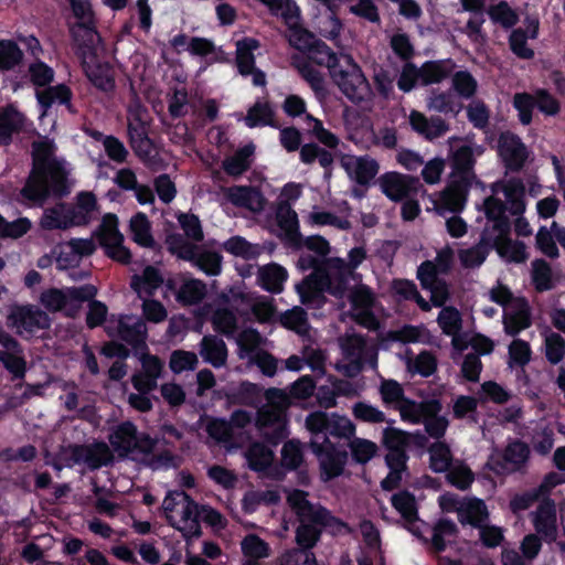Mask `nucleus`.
Returning <instances> with one entry per match:
<instances>
[{
	"mask_svg": "<svg viewBox=\"0 0 565 565\" xmlns=\"http://www.w3.org/2000/svg\"><path fill=\"white\" fill-rule=\"evenodd\" d=\"M55 147L49 139L33 142V169L21 193L23 198L42 203L50 193L62 194L66 190V173L54 157Z\"/></svg>",
	"mask_w": 565,
	"mask_h": 565,
	"instance_id": "f257e3e1",
	"label": "nucleus"
},
{
	"mask_svg": "<svg viewBox=\"0 0 565 565\" xmlns=\"http://www.w3.org/2000/svg\"><path fill=\"white\" fill-rule=\"evenodd\" d=\"M349 279V269L332 273L317 269L297 285L300 301L307 307L320 309L327 302L326 294L342 299L347 295Z\"/></svg>",
	"mask_w": 565,
	"mask_h": 565,
	"instance_id": "f03ea898",
	"label": "nucleus"
},
{
	"mask_svg": "<svg viewBox=\"0 0 565 565\" xmlns=\"http://www.w3.org/2000/svg\"><path fill=\"white\" fill-rule=\"evenodd\" d=\"M168 523L185 540L201 535L198 504L183 491H170L162 501Z\"/></svg>",
	"mask_w": 565,
	"mask_h": 565,
	"instance_id": "7ed1b4c3",
	"label": "nucleus"
},
{
	"mask_svg": "<svg viewBox=\"0 0 565 565\" xmlns=\"http://www.w3.org/2000/svg\"><path fill=\"white\" fill-rule=\"evenodd\" d=\"M307 447L318 461L320 479L323 482H329L344 475L349 461L345 443L333 441L328 438L319 440L318 437L310 439Z\"/></svg>",
	"mask_w": 565,
	"mask_h": 565,
	"instance_id": "20e7f679",
	"label": "nucleus"
},
{
	"mask_svg": "<svg viewBox=\"0 0 565 565\" xmlns=\"http://www.w3.org/2000/svg\"><path fill=\"white\" fill-rule=\"evenodd\" d=\"M330 77L341 93L353 104L364 102L371 93L367 78L350 54H342V61L331 71Z\"/></svg>",
	"mask_w": 565,
	"mask_h": 565,
	"instance_id": "39448f33",
	"label": "nucleus"
},
{
	"mask_svg": "<svg viewBox=\"0 0 565 565\" xmlns=\"http://www.w3.org/2000/svg\"><path fill=\"white\" fill-rule=\"evenodd\" d=\"M96 292L92 285L49 288L41 294L40 302L50 312H63L67 317H75L83 303L94 298Z\"/></svg>",
	"mask_w": 565,
	"mask_h": 565,
	"instance_id": "423d86ee",
	"label": "nucleus"
},
{
	"mask_svg": "<svg viewBox=\"0 0 565 565\" xmlns=\"http://www.w3.org/2000/svg\"><path fill=\"white\" fill-rule=\"evenodd\" d=\"M310 439L334 438L349 440L355 435V425L345 416L338 413L316 411L308 414L305 422Z\"/></svg>",
	"mask_w": 565,
	"mask_h": 565,
	"instance_id": "0eeeda50",
	"label": "nucleus"
},
{
	"mask_svg": "<svg viewBox=\"0 0 565 565\" xmlns=\"http://www.w3.org/2000/svg\"><path fill=\"white\" fill-rule=\"evenodd\" d=\"M285 246L295 250L306 247L308 250L316 253L320 258H328L330 253L329 242L320 235L303 237L299 231L297 213L285 201Z\"/></svg>",
	"mask_w": 565,
	"mask_h": 565,
	"instance_id": "6e6552de",
	"label": "nucleus"
},
{
	"mask_svg": "<svg viewBox=\"0 0 565 565\" xmlns=\"http://www.w3.org/2000/svg\"><path fill=\"white\" fill-rule=\"evenodd\" d=\"M375 183L381 192L392 202L398 203L411 196H416L422 189L418 178L399 173L397 171H387L381 174Z\"/></svg>",
	"mask_w": 565,
	"mask_h": 565,
	"instance_id": "1a4fd4ad",
	"label": "nucleus"
},
{
	"mask_svg": "<svg viewBox=\"0 0 565 565\" xmlns=\"http://www.w3.org/2000/svg\"><path fill=\"white\" fill-rule=\"evenodd\" d=\"M109 441L120 456L147 454L153 447L152 439L146 435L137 434L135 425L130 422L119 425L109 436Z\"/></svg>",
	"mask_w": 565,
	"mask_h": 565,
	"instance_id": "9d476101",
	"label": "nucleus"
},
{
	"mask_svg": "<svg viewBox=\"0 0 565 565\" xmlns=\"http://www.w3.org/2000/svg\"><path fill=\"white\" fill-rule=\"evenodd\" d=\"M463 139L461 137L457 136L450 137L448 140L450 146L449 158L452 168V177L466 178L473 181L476 179V157H479L484 152V147L482 145L455 146L456 142H460Z\"/></svg>",
	"mask_w": 565,
	"mask_h": 565,
	"instance_id": "9b49d317",
	"label": "nucleus"
},
{
	"mask_svg": "<svg viewBox=\"0 0 565 565\" xmlns=\"http://www.w3.org/2000/svg\"><path fill=\"white\" fill-rule=\"evenodd\" d=\"M497 152L502 164L510 172H520L529 159V150L514 132L502 131L498 138Z\"/></svg>",
	"mask_w": 565,
	"mask_h": 565,
	"instance_id": "f8f14e48",
	"label": "nucleus"
},
{
	"mask_svg": "<svg viewBox=\"0 0 565 565\" xmlns=\"http://www.w3.org/2000/svg\"><path fill=\"white\" fill-rule=\"evenodd\" d=\"M97 235L107 256L122 264L129 263L131 255L124 246V235L118 230V218L115 214L104 216Z\"/></svg>",
	"mask_w": 565,
	"mask_h": 565,
	"instance_id": "ddd939ff",
	"label": "nucleus"
},
{
	"mask_svg": "<svg viewBox=\"0 0 565 565\" xmlns=\"http://www.w3.org/2000/svg\"><path fill=\"white\" fill-rule=\"evenodd\" d=\"M106 331L132 345L143 344L147 338L146 323L134 315L111 317L106 323Z\"/></svg>",
	"mask_w": 565,
	"mask_h": 565,
	"instance_id": "4468645a",
	"label": "nucleus"
},
{
	"mask_svg": "<svg viewBox=\"0 0 565 565\" xmlns=\"http://www.w3.org/2000/svg\"><path fill=\"white\" fill-rule=\"evenodd\" d=\"M286 503L301 524L319 525L326 507L311 502L309 493L301 489L287 490L285 488Z\"/></svg>",
	"mask_w": 565,
	"mask_h": 565,
	"instance_id": "2eb2a0df",
	"label": "nucleus"
},
{
	"mask_svg": "<svg viewBox=\"0 0 565 565\" xmlns=\"http://www.w3.org/2000/svg\"><path fill=\"white\" fill-rule=\"evenodd\" d=\"M340 162L348 177L363 188H370L380 171V163L369 154H344Z\"/></svg>",
	"mask_w": 565,
	"mask_h": 565,
	"instance_id": "dca6fc26",
	"label": "nucleus"
},
{
	"mask_svg": "<svg viewBox=\"0 0 565 565\" xmlns=\"http://www.w3.org/2000/svg\"><path fill=\"white\" fill-rule=\"evenodd\" d=\"M9 324L21 335L31 334L40 329L47 328L50 326V318L40 309L17 307L9 316Z\"/></svg>",
	"mask_w": 565,
	"mask_h": 565,
	"instance_id": "f3484780",
	"label": "nucleus"
},
{
	"mask_svg": "<svg viewBox=\"0 0 565 565\" xmlns=\"http://www.w3.org/2000/svg\"><path fill=\"white\" fill-rule=\"evenodd\" d=\"M266 403L259 408L256 425L268 435V429L280 430L282 415V391L269 388L265 393Z\"/></svg>",
	"mask_w": 565,
	"mask_h": 565,
	"instance_id": "a211bd4d",
	"label": "nucleus"
},
{
	"mask_svg": "<svg viewBox=\"0 0 565 565\" xmlns=\"http://www.w3.org/2000/svg\"><path fill=\"white\" fill-rule=\"evenodd\" d=\"M169 247L178 257L195 260L199 267L209 275H217L221 271V256L216 253L199 254L196 246L193 244H179L174 238H170Z\"/></svg>",
	"mask_w": 565,
	"mask_h": 565,
	"instance_id": "6ab92c4d",
	"label": "nucleus"
},
{
	"mask_svg": "<svg viewBox=\"0 0 565 565\" xmlns=\"http://www.w3.org/2000/svg\"><path fill=\"white\" fill-rule=\"evenodd\" d=\"M68 451L73 463L85 465L92 469L107 465L113 458L110 449L104 443L73 446Z\"/></svg>",
	"mask_w": 565,
	"mask_h": 565,
	"instance_id": "aec40b11",
	"label": "nucleus"
},
{
	"mask_svg": "<svg viewBox=\"0 0 565 565\" xmlns=\"http://www.w3.org/2000/svg\"><path fill=\"white\" fill-rule=\"evenodd\" d=\"M140 363L141 369L132 375L131 382L137 392L149 393L157 387L163 363L157 356L149 354H142Z\"/></svg>",
	"mask_w": 565,
	"mask_h": 565,
	"instance_id": "412c9836",
	"label": "nucleus"
},
{
	"mask_svg": "<svg viewBox=\"0 0 565 565\" xmlns=\"http://www.w3.org/2000/svg\"><path fill=\"white\" fill-rule=\"evenodd\" d=\"M472 182L466 178L452 177L440 194L439 207L451 213H459L466 204Z\"/></svg>",
	"mask_w": 565,
	"mask_h": 565,
	"instance_id": "4be33fe9",
	"label": "nucleus"
},
{
	"mask_svg": "<svg viewBox=\"0 0 565 565\" xmlns=\"http://www.w3.org/2000/svg\"><path fill=\"white\" fill-rule=\"evenodd\" d=\"M533 525L539 534L555 540L557 533L556 504L550 497L543 498L533 513Z\"/></svg>",
	"mask_w": 565,
	"mask_h": 565,
	"instance_id": "5701e85b",
	"label": "nucleus"
},
{
	"mask_svg": "<svg viewBox=\"0 0 565 565\" xmlns=\"http://www.w3.org/2000/svg\"><path fill=\"white\" fill-rule=\"evenodd\" d=\"M291 65L297 70L301 78L310 86L315 96L319 100H323L328 97L329 90L327 88L323 74L318 71L308 58L305 56L292 55Z\"/></svg>",
	"mask_w": 565,
	"mask_h": 565,
	"instance_id": "b1692460",
	"label": "nucleus"
},
{
	"mask_svg": "<svg viewBox=\"0 0 565 565\" xmlns=\"http://www.w3.org/2000/svg\"><path fill=\"white\" fill-rule=\"evenodd\" d=\"M532 324L531 308L525 298H518L515 307L503 315L504 332L510 337H516L521 331Z\"/></svg>",
	"mask_w": 565,
	"mask_h": 565,
	"instance_id": "393cba45",
	"label": "nucleus"
},
{
	"mask_svg": "<svg viewBox=\"0 0 565 565\" xmlns=\"http://www.w3.org/2000/svg\"><path fill=\"white\" fill-rule=\"evenodd\" d=\"M484 215L488 221L492 222V226L489 228L492 235L497 234H510L511 222L507 216L505 212L508 205L495 195H490L483 201Z\"/></svg>",
	"mask_w": 565,
	"mask_h": 565,
	"instance_id": "a878e982",
	"label": "nucleus"
},
{
	"mask_svg": "<svg viewBox=\"0 0 565 565\" xmlns=\"http://www.w3.org/2000/svg\"><path fill=\"white\" fill-rule=\"evenodd\" d=\"M491 239H493V235L489 231V227H486L478 244L459 252L461 265L465 268H476L481 266L486 262L490 249L493 248Z\"/></svg>",
	"mask_w": 565,
	"mask_h": 565,
	"instance_id": "bb28decb",
	"label": "nucleus"
},
{
	"mask_svg": "<svg viewBox=\"0 0 565 565\" xmlns=\"http://www.w3.org/2000/svg\"><path fill=\"white\" fill-rule=\"evenodd\" d=\"M488 520L489 511L482 499L475 497L462 500L458 515V521L461 525H471L472 527L478 529Z\"/></svg>",
	"mask_w": 565,
	"mask_h": 565,
	"instance_id": "cd10ccee",
	"label": "nucleus"
},
{
	"mask_svg": "<svg viewBox=\"0 0 565 565\" xmlns=\"http://www.w3.org/2000/svg\"><path fill=\"white\" fill-rule=\"evenodd\" d=\"M455 67L451 58L426 61L419 67L420 83L424 86L439 84L452 74Z\"/></svg>",
	"mask_w": 565,
	"mask_h": 565,
	"instance_id": "c85d7f7f",
	"label": "nucleus"
},
{
	"mask_svg": "<svg viewBox=\"0 0 565 565\" xmlns=\"http://www.w3.org/2000/svg\"><path fill=\"white\" fill-rule=\"evenodd\" d=\"M86 76L100 90L110 92L115 86L114 76L107 64L100 63L94 56L84 60Z\"/></svg>",
	"mask_w": 565,
	"mask_h": 565,
	"instance_id": "c756f323",
	"label": "nucleus"
},
{
	"mask_svg": "<svg viewBox=\"0 0 565 565\" xmlns=\"http://www.w3.org/2000/svg\"><path fill=\"white\" fill-rule=\"evenodd\" d=\"M39 224L45 231L67 230L74 226L70 206L60 203L45 209Z\"/></svg>",
	"mask_w": 565,
	"mask_h": 565,
	"instance_id": "7c9ffc66",
	"label": "nucleus"
},
{
	"mask_svg": "<svg viewBox=\"0 0 565 565\" xmlns=\"http://www.w3.org/2000/svg\"><path fill=\"white\" fill-rule=\"evenodd\" d=\"M200 354L206 363L214 367H222L226 364L227 348L222 339L205 335L200 343Z\"/></svg>",
	"mask_w": 565,
	"mask_h": 565,
	"instance_id": "2f4dec72",
	"label": "nucleus"
},
{
	"mask_svg": "<svg viewBox=\"0 0 565 565\" xmlns=\"http://www.w3.org/2000/svg\"><path fill=\"white\" fill-rule=\"evenodd\" d=\"M510 234L493 235L491 243L493 248L501 257H507L510 262L523 263L527 258L525 244L521 241H512Z\"/></svg>",
	"mask_w": 565,
	"mask_h": 565,
	"instance_id": "473e14b6",
	"label": "nucleus"
},
{
	"mask_svg": "<svg viewBox=\"0 0 565 565\" xmlns=\"http://www.w3.org/2000/svg\"><path fill=\"white\" fill-rule=\"evenodd\" d=\"M297 266L300 270L306 271L311 269V273H316L317 269L323 271H339L348 269L347 262L340 257L320 258L309 253H302L298 260Z\"/></svg>",
	"mask_w": 565,
	"mask_h": 565,
	"instance_id": "72a5a7b5",
	"label": "nucleus"
},
{
	"mask_svg": "<svg viewBox=\"0 0 565 565\" xmlns=\"http://www.w3.org/2000/svg\"><path fill=\"white\" fill-rule=\"evenodd\" d=\"M163 277L160 271L148 266L141 275H135L131 279V288L137 292L139 298L151 297L156 290L162 285Z\"/></svg>",
	"mask_w": 565,
	"mask_h": 565,
	"instance_id": "f704fd0d",
	"label": "nucleus"
},
{
	"mask_svg": "<svg viewBox=\"0 0 565 565\" xmlns=\"http://www.w3.org/2000/svg\"><path fill=\"white\" fill-rule=\"evenodd\" d=\"M254 152L255 147L252 143L239 148L223 160L222 167L224 171L234 178L242 175L250 168Z\"/></svg>",
	"mask_w": 565,
	"mask_h": 565,
	"instance_id": "c9c22d12",
	"label": "nucleus"
},
{
	"mask_svg": "<svg viewBox=\"0 0 565 565\" xmlns=\"http://www.w3.org/2000/svg\"><path fill=\"white\" fill-rule=\"evenodd\" d=\"M25 125V117L13 106L0 109V143L8 145L12 134L21 130Z\"/></svg>",
	"mask_w": 565,
	"mask_h": 565,
	"instance_id": "e433bc0d",
	"label": "nucleus"
},
{
	"mask_svg": "<svg viewBox=\"0 0 565 565\" xmlns=\"http://www.w3.org/2000/svg\"><path fill=\"white\" fill-rule=\"evenodd\" d=\"M342 52H334L322 40H319L316 42V45L311 46V52L303 56L308 58L311 64L327 67L330 75L331 71L342 61Z\"/></svg>",
	"mask_w": 565,
	"mask_h": 565,
	"instance_id": "4c0bfd02",
	"label": "nucleus"
},
{
	"mask_svg": "<svg viewBox=\"0 0 565 565\" xmlns=\"http://www.w3.org/2000/svg\"><path fill=\"white\" fill-rule=\"evenodd\" d=\"M97 210L96 198L92 192H82L77 195L76 203L70 206L74 226L84 225L90 222Z\"/></svg>",
	"mask_w": 565,
	"mask_h": 565,
	"instance_id": "58836bf2",
	"label": "nucleus"
},
{
	"mask_svg": "<svg viewBox=\"0 0 565 565\" xmlns=\"http://www.w3.org/2000/svg\"><path fill=\"white\" fill-rule=\"evenodd\" d=\"M287 28L288 34L285 33V39H287L290 46L300 52L299 55H307L310 53L311 46L316 45V42L320 40L301 23H296Z\"/></svg>",
	"mask_w": 565,
	"mask_h": 565,
	"instance_id": "ea45409f",
	"label": "nucleus"
},
{
	"mask_svg": "<svg viewBox=\"0 0 565 565\" xmlns=\"http://www.w3.org/2000/svg\"><path fill=\"white\" fill-rule=\"evenodd\" d=\"M391 504L406 523L414 524L419 520L416 498L411 491L402 490L394 493L391 498Z\"/></svg>",
	"mask_w": 565,
	"mask_h": 565,
	"instance_id": "a19ab883",
	"label": "nucleus"
},
{
	"mask_svg": "<svg viewBox=\"0 0 565 565\" xmlns=\"http://www.w3.org/2000/svg\"><path fill=\"white\" fill-rule=\"evenodd\" d=\"M502 192L509 204V211L512 215H522L525 211V186L521 179L512 178L502 186Z\"/></svg>",
	"mask_w": 565,
	"mask_h": 565,
	"instance_id": "79ce46f5",
	"label": "nucleus"
},
{
	"mask_svg": "<svg viewBox=\"0 0 565 565\" xmlns=\"http://www.w3.org/2000/svg\"><path fill=\"white\" fill-rule=\"evenodd\" d=\"M347 450L350 449L351 460L358 465H366L372 460L379 450L377 445L369 439L355 437V435L345 444Z\"/></svg>",
	"mask_w": 565,
	"mask_h": 565,
	"instance_id": "37998d69",
	"label": "nucleus"
},
{
	"mask_svg": "<svg viewBox=\"0 0 565 565\" xmlns=\"http://www.w3.org/2000/svg\"><path fill=\"white\" fill-rule=\"evenodd\" d=\"M259 47V42L254 38H245L236 42V63L239 74L247 76L250 67L255 66L254 52Z\"/></svg>",
	"mask_w": 565,
	"mask_h": 565,
	"instance_id": "c03bdc74",
	"label": "nucleus"
},
{
	"mask_svg": "<svg viewBox=\"0 0 565 565\" xmlns=\"http://www.w3.org/2000/svg\"><path fill=\"white\" fill-rule=\"evenodd\" d=\"M227 199L237 206L247 207L249 210H258L262 207L260 194L249 186H232L225 190Z\"/></svg>",
	"mask_w": 565,
	"mask_h": 565,
	"instance_id": "a18cd8bd",
	"label": "nucleus"
},
{
	"mask_svg": "<svg viewBox=\"0 0 565 565\" xmlns=\"http://www.w3.org/2000/svg\"><path fill=\"white\" fill-rule=\"evenodd\" d=\"M428 108L446 116L450 115L455 118L461 111L463 105L457 102L450 92H438L429 96Z\"/></svg>",
	"mask_w": 565,
	"mask_h": 565,
	"instance_id": "49530a36",
	"label": "nucleus"
},
{
	"mask_svg": "<svg viewBox=\"0 0 565 565\" xmlns=\"http://www.w3.org/2000/svg\"><path fill=\"white\" fill-rule=\"evenodd\" d=\"M429 468L436 473L449 470L452 463L450 447L444 441H435L429 448Z\"/></svg>",
	"mask_w": 565,
	"mask_h": 565,
	"instance_id": "de8ad7c7",
	"label": "nucleus"
},
{
	"mask_svg": "<svg viewBox=\"0 0 565 565\" xmlns=\"http://www.w3.org/2000/svg\"><path fill=\"white\" fill-rule=\"evenodd\" d=\"M74 15L79 20L77 30H83L90 42L94 41V17L89 0H70Z\"/></svg>",
	"mask_w": 565,
	"mask_h": 565,
	"instance_id": "09e8293b",
	"label": "nucleus"
},
{
	"mask_svg": "<svg viewBox=\"0 0 565 565\" xmlns=\"http://www.w3.org/2000/svg\"><path fill=\"white\" fill-rule=\"evenodd\" d=\"M530 458V447L520 439L509 443L503 451V461L512 466L513 471L522 470Z\"/></svg>",
	"mask_w": 565,
	"mask_h": 565,
	"instance_id": "8fccbe9b",
	"label": "nucleus"
},
{
	"mask_svg": "<svg viewBox=\"0 0 565 565\" xmlns=\"http://www.w3.org/2000/svg\"><path fill=\"white\" fill-rule=\"evenodd\" d=\"M146 110L138 103L135 102L129 106L128 109V128L131 139L138 138L141 145L147 146L149 140L145 138V124H146Z\"/></svg>",
	"mask_w": 565,
	"mask_h": 565,
	"instance_id": "3c124183",
	"label": "nucleus"
},
{
	"mask_svg": "<svg viewBox=\"0 0 565 565\" xmlns=\"http://www.w3.org/2000/svg\"><path fill=\"white\" fill-rule=\"evenodd\" d=\"M132 239L140 246L151 247L154 239L151 235V225L143 213H137L129 223Z\"/></svg>",
	"mask_w": 565,
	"mask_h": 565,
	"instance_id": "603ef678",
	"label": "nucleus"
},
{
	"mask_svg": "<svg viewBox=\"0 0 565 565\" xmlns=\"http://www.w3.org/2000/svg\"><path fill=\"white\" fill-rule=\"evenodd\" d=\"M206 294L205 285L199 279H186L177 292V300L183 305H193L201 301Z\"/></svg>",
	"mask_w": 565,
	"mask_h": 565,
	"instance_id": "864d4df0",
	"label": "nucleus"
},
{
	"mask_svg": "<svg viewBox=\"0 0 565 565\" xmlns=\"http://www.w3.org/2000/svg\"><path fill=\"white\" fill-rule=\"evenodd\" d=\"M488 14L493 23L504 29H511L519 22L518 13L507 1H500L488 9Z\"/></svg>",
	"mask_w": 565,
	"mask_h": 565,
	"instance_id": "5fc2aeb1",
	"label": "nucleus"
},
{
	"mask_svg": "<svg viewBox=\"0 0 565 565\" xmlns=\"http://www.w3.org/2000/svg\"><path fill=\"white\" fill-rule=\"evenodd\" d=\"M437 322L446 335L455 337L462 328V318L454 306L444 307L438 315Z\"/></svg>",
	"mask_w": 565,
	"mask_h": 565,
	"instance_id": "6e6d98bb",
	"label": "nucleus"
},
{
	"mask_svg": "<svg viewBox=\"0 0 565 565\" xmlns=\"http://www.w3.org/2000/svg\"><path fill=\"white\" fill-rule=\"evenodd\" d=\"M223 248L227 253L244 259H253L260 254V247L258 245L250 244L242 236L231 237L223 244Z\"/></svg>",
	"mask_w": 565,
	"mask_h": 565,
	"instance_id": "4d7b16f0",
	"label": "nucleus"
},
{
	"mask_svg": "<svg viewBox=\"0 0 565 565\" xmlns=\"http://www.w3.org/2000/svg\"><path fill=\"white\" fill-rule=\"evenodd\" d=\"M532 281L539 292L553 288L552 268L545 259L537 258L532 262Z\"/></svg>",
	"mask_w": 565,
	"mask_h": 565,
	"instance_id": "13d9d810",
	"label": "nucleus"
},
{
	"mask_svg": "<svg viewBox=\"0 0 565 565\" xmlns=\"http://www.w3.org/2000/svg\"><path fill=\"white\" fill-rule=\"evenodd\" d=\"M409 433L395 427L383 429L382 444L387 451H407Z\"/></svg>",
	"mask_w": 565,
	"mask_h": 565,
	"instance_id": "bf43d9fd",
	"label": "nucleus"
},
{
	"mask_svg": "<svg viewBox=\"0 0 565 565\" xmlns=\"http://www.w3.org/2000/svg\"><path fill=\"white\" fill-rule=\"evenodd\" d=\"M452 88L462 98L469 99L478 89L477 79L468 71H457L452 74Z\"/></svg>",
	"mask_w": 565,
	"mask_h": 565,
	"instance_id": "052dcab7",
	"label": "nucleus"
},
{
	"mask_svg": "<svg viewBox=\"0 0 565 565\" xmlns=\"http://www.w3.org/2000/svg\"><path fill=\"white\" fill-rule=\"evenodd\" d=\"M248 465L256 471L267 469L274 459L273 451L264 445L255 444L246 452Z\"/></svg>",
	"mask_w": 565,
	"mask_h": 565,
	"instance_id": "680f3d73",
	"label": "nucleus"
},
{
	"mask_svg": "<svg viewBox=\"0 0 565 565\" xmlns=\"http://www.w3.org/2000/svg\"><path fill=\"white\" fill-rule=\"evenodd\" d=\"M258 280L263 288L279 292L282 286V270L277 265H267L259 269Z\"/></svg>",
	"mask_w": 565,
	"mask_h": 565,
	"instance_id": "e2e57ef3",
	"label": "nucleus"
},
{
	"mask_svg": "<svg viewBox=\"0 0 565 565\" xmlns=\"http://www.w3.org/2000/svg\"><path fill=\"white\" fill-rule=\"evenodd\" d=\"M22 51L11 40L0 41V70L7 71L13 68L22 60Z\"/></svg>",
	"mask_w": 565,
	"mask_h": 565,
	"instance_id": "0e129e2a",
	"label": "nucleus"
},
{
	"mask_svg": "<svg viewBox=\"0 0 565 565\" xmlns=\"http://www.w3.org/2000/svg\"><path fill=\"white\" fill-rule=\"evenodd\" d=\"M446 472H447V475H446L447 481L451 486H454L455 488H457L461 491L468 490L475 480L473 472L465 463H461L456 467H450L449 470Z\"/></svg>",
	"mask_w": 565,
	"mask_h": 565,
	"instance_id": "69168bd1",
	"label": "nucleus"
},
{
	"mask_svg": "<svg viewBox=\"0 0 565 565\" xmlns=\"http://www.w3.org/2000/svg\"><path fill=\"white\" fill-rule=\"evenodd\" d=\"M241 546L246 559L256 561L268 557L270 554L267 543L254 534L247 535L242 541Z\"/></svg>",
	"mask_w": 565,
	"mask_h": 565,
	"instance_id": "338daca9",
	"label": "nucleus"
},
{
	"mask_svg": "<svg viewBox=\"0 0 565 565\" xmlns=\"http://www.w3.org/2000/svg\"><path fill=\"white\" fill-rule=\"evenodd\" d=\"M565 356V340L556 333L551 332L545 338V358L551 364H558Z\"/></svg>",
	"mask_w": 565,
	"mask_h": 565,
	"instance_id": "774afa93",
	"label": "nucleus"
}]
</instances>
